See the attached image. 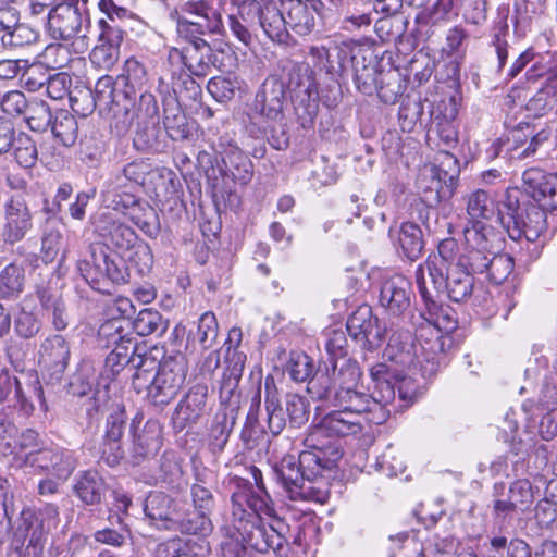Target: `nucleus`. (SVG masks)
<instances>
[{
    "label": "nucleus",
    "instance_id": "412c9836",
    "mask_svg": "<svg viewBox=\"0 0 557 557\" xmlns=\"http://www.w3.org/2000/svg\"><path fill=\"white\" fill-rule=\"evenodd\" d=\"M351 58L345 64V76L350 72L356 88L363 95L371 96L377 89L381 71L379 62L371 48L352 42Z\"/></svg>",
    "mask_w": 557,
    "mask_h": 557
},
{
    "label": "nucleus",
    "instance_id": "5701e85b",
    "mask_svg": "<svg viewBox=\"0 0 557 557\" xmlns=\"http://www.w3.org/2000/svg\"><path fill=\"white\" fill-rule=\"evenodd\" d=\"M286 103V83L277 75H269L255 95L252 111L265 122L284 120Z\"/></svg>",
    "mask_w": 557,
    "mask_h": 557
},
{
    "label": "nucleus",
    "instance_id": "09e8293b",
    "mask_svg": "<svg viewBox=\"0 0 557 557\" xmlns=\"http://www.w3.org/2000/svg\"><path fill=\"white\" fill-rule=\"evenodd\" d=\"M509 7L505 5L498 8L497 18L494 21L491 28V46L494 48L497 57L496 71L499 73L504 70L508 60L509 44L507 36L509 34L508 25Z\"/></svg>",
    "mask_w": 557,
    "mask_h": 557
},
{
    "label": "nucleus",
    "instance_id": "f8f14e48",
    "mask_svg": "<svg viewBox=\"0 0 557 557\" xmlns=\"http://www.w3.org/2000/svg\"><path fill=\"white\" fill-rule=\"evenodd\" d=\"M270 522L264 524L262 519L257 518L256 520H244L232 522L239 534L251 550L259 556V554H265L269 550L277 557H288V532L289 525L284 519L280 518L277 513L273 517H268Z\"/></svg>",
    "mask_w": 557,
    "mask_h": 557
},
{
    "label": "nucleus",
    "instance_id": "0e129e2a",
    "mask_svg": "<svg viewBox=\"0 0 557 557\" xmlns=\"http://www.w3.org/2000/svg\"><path fill=\"white\" fill-rule=\"evenodd\" d=\"M557 479L548 481L545 497L537 502L534 518L541 529H548L557 519Z\"/></svg>",
    "mask_w": 557,
    "mask_h": 557
},
{
    "label": "nucleus",
    "instance_id": "6ab92c4d",
    "mask_svg": "<svg viewBox=\"0 0 557 557\" xmlns=\"http://www.w3.org/2000/svg\"><path fill=\"white\" fill-rule=\"evenodd\" d=\"M143 419V412H137L129 426L131 445L126 458L132 466L154 458L163 445V425L159 419L150 418L140 425Z\"/></svg>",
    "mask_w": 557,
    "mask_h": 557
},
{
    "label": "nucleus",
    "instance_id": "ea45409f",
    "mask_svg": "<svg viewBox=\"0 0 557 557\" xmlns=\"http://www.w3.org/2000/svg\"><path fill=\"white\" fill-rule=\"evenodd\" d=\"M264 408L267 426L272 435H280L288 423L286 406L282 403L273 375L264 377Z\"/></svg>",
    "mask_w": 557,
    "mask_h": 557
},
{
    "label": "nucleus",
    "instance_id": "3c124183",
    "mask_svg": "<svg viewBox=\"0 0 557 557\" xmlns=\"http://www.w3.org/2000/svg\"><path fill=\"white\" fill-rule=\"evenodd\" d=\"M397 242L405 258L418 260L424 249V238L420 226L413 221H405L397 230Z\"/></svg>",
    "mask_w": 557,
    "mask_h": 557
},
{
    "label": "nucleus",
    "instance_id": "39448f33",
    "mask_svg": "<svg viewBox=\"0 0 557 557\" xmlns=\"http://www.w3.org/2000/svg\"><path fill=\"white\" fill-rule=\"evenodd\" d=\"M59 522V506L53 503L23 509L8 545L7 557H42L48 535Z\"/></svg>",
    "mask_w": 557,
    "mask_h": 557
},
{
    "label": "nucleus",
    "instance_id": "864d4df0",
    "mask_svg": "<svg viewBox=\"0 0 557 557\" xmlns=\"http://www.w3.org/2000/svg\"><path fill=\"white\" fill-rule=\"evenodd\" d=\"M218 335L219 324L216 317L212 311H206L199 317L196 331H189L186 348L189 346L194 347L197 342L201 349H211L216 343Z\"/></svg>",
    "mask_w": 557,
    "mask_h": 557
},
{
    "label": "nucleus",
    "instance_id": "603ef678",
    "mask_svg": "<svg viewBox=\"0 0 557 557\" xmlns=\"http://www.w3.org/2000/svg\"><path fill=\"white\" fill-rule=\"evenodd\" d=\"M458 242L453 238H444L437 245V255L430 256L425 262L429 275H441L451 268H457L459 258Z\"/></svg>",
    "mask_w": 557,
    "mask_h": 557
},
{
    "label": "nucleus",
    "instance_id": "2f4dec72",
    "mask_svg": "<svg viewBox=\"0 0 557 557\" xmlns=\"http://www.w3.org/2000/svg\"><path fill=\"white\" fill-rule=\"evenodd\" d=\"M458 108L455 97L442 99L431 106L432 122L428 131L435 132L445 149L454 148L458 143V132L455 120Z\"/></svg>",
    "mask_w": 557,
    "mask_h": 557
},
{
    "label": "nucleus",
    "instance_id": "de8ad7c7",
    "mask_svg": "<svg viewBox=\"0 0 557 557\" xmlns=\"http://www.w3.org/2000/svg\"><path fill=\"white\" fill-rule=\"evenodd\" d=\"M213 531V524L210 516L198 510H183L180 505L177 517L173 523L171 532L191 535H210Z\"/></svg>",
    "mask_w": 557,
    "mask_h": 557
},
{
    "label": "nucleus",
    "instance_id": "f3484780",
    "mask_svg": "<svg viewBox=\"0 0 557 557\" xmlns=\"http://www.w3.org/2000/svg\"><path fill=\"white\" fill-rule=\"evenodd\" d=\"M188 371V362L182 352L164 357L153 377V384L146 394L147 401L157 407L164 408L178 394Z\"/></svg>",
    "mask_w": 557,
    "mask_h": 557
},
{
    "label": "nucleus",
    "instance_id": "a19ab883",
    "mask_svg": "<svg viewBox=\"0 0 557 557\" xmlns=\"http://www.w3.org/2000/svg\"><path fill=\"white\" fill-rule=\"evenodd\" d=\"M106 491L107 483L96 470L79 471L74 480L73 492L87 506L101 504Z\"/></svg>",
    "mask_w": 557,
    "mask_h": 557
},
{
    "label": "nucleus",
    "instance_id": "f704fd0d",
    "mask_svg": "<svg viewBox=\"0 0 557 557\" xmlns=\"http://www.w3.org/2000/svg\"><path fill=\"white\" fill-rule=\"evenodd\" d=\"M239 358L233 359L234 366H225L219 381V407L216 411L236 417L240 408L239 382L245 368H239Z\"/></svg>",
    "mask_w": 557,
    "mask_h": 557
},
{
    "label": "nucleus",
    "instance_id": "0eeeda50",
    "mask_svg": "<svg viewBox=\"0 0 557 557\" xmlns=\"http://www.w3.org/2000/svg\"><path fill=\"white\" fill-rule=\"evenodd\" d=\"M76 269L94 290L106 295L131 282L129 269L121 257L110 251L108 245L91 244L89 258L78 260Z\"/></svg>",
    "mask_w": 557,
    "mask_h": 557
},
{
    "label": "nucleus",
    "instance_id": "9d476101",
    "mask_svg": "<svg viewBox=\"0 0 557 557\" xmlns=\"http://www.w3.org/2000/svg\"><path fill=\"white\" fill-rule=\"evenodd\" d=\"M152 110V112L145 113L137 108L127 114H123V112L111 114L110 129L116 136H124L136 123L133 136L134 149L140 153L164 152L168 148V139L164 131L160 127L159 104H156Z\"/></svg>",
    "mask_w": 557,
    "mask_h": 557
},
{
    "label": "nucleus",
    "instance_id": "ddd939ff",
    "mask_svg": "<svg viewBox=\"0 0 557 557\" xmlns=\"http://www.w3.org/2000/svg\"><path fill=\"white\" fill-rule=\"evenodd\" d=\"M223 485L231 493V522L242 523L244 520L275 516V506L269 492L255 490L248 479L228 473Z\"/></svg>",
    "mask_w": 557,
    "mask_h": 557
},
{
    "label": "nucleus",
    "instance_id": "7ed1b4c3",
    "mask_svg": "<svg viewBox=\"0 0 557 557\" xmlns=\"http://www.w3.org/2000/svg\"><path fill=\"white\" fill-rule=\"evenodd\" d=\"M416 282L422 305L418 315H411V323L416 326L418 346L433 372L453 344L450 334L458 326L457 313L450 306L437 301V295L428 288L422 265L416 271Z\"/></svg>",
    "mask_w": 557,
    "mask_h": 557
},
{
    "label": "nucleus",
    "instance_id": "c9c22d12",
    "mask_svg": "<svg viewBox=\"0 0 557 557\" xmlns=\"http://www.w3.org/2000/svg\"><path fill=\"white\" fill-rule=\"evenodd\" d=\"M417 335L408 330H398L389 336L383 357L403 369H411L422 361L417 352Z\"/></svg>",
    "mask_w": 557,
    "mask_h": 557
},
{
    "label": "nucleus",
    "instance_id": "72a5a7b5",
    "mask_svg": "<svg viewBox=\"0 0 557 557\" xmlns=\"http://www.w3.org/2000/svg\"><path fill=\"white\" fill-rule=\"evenodd\" d=\"M411 296V283L403 275H394L382 283L379 302L388 314L400 317L410 309Z\"/></svg>",
    "mask_w": 557,
    "mask_h": 557
},
{
    "label": "nucleus",
    "instance_id": "1a4fd4ad",
    "mask_svg": "<svg viewBox=\"0 0 557 557\" xmlns=\"http://www.w3.org/2000/svg\"><path fill=\"white\" fill-rule=\"evenodd\" d=\"M150 87L151 79L146 65L134 57L128 58L123 72L116 77V95L111 114H127L137 108L140 112H152L158 101Z\"/></svg>",
    "mask_w": 557,
    "mask_h": 557
},
{
    "label": "nucleus",
    "instance_id": "423d86ee",
    "mask_svg": "<svg viewBox=\"0 0 557 557\" xmlns=\"http://www.w3.org/2000/svg\"><path fill=\"white\" fill-rule=\"evenodd\" d=\"M213 151L221 157L222 168L219 176L221 189L214 191V202L225 207H235L239 202L236 185H248L255 174L249 157L239 147L235 134L225 133L212 145Z\"/></svg>",
    "mask_w": 557,
    "mask_h": 557
},
{
    "label": "nucleus",
    "instance_id": "8fccbe9b",
    "mask_svg": "<svg viewBox=\"0 0 557 557\" xmlns=\"http://www.w3.org/2000/svg\"><path fill=\"white\" fill-rule=\"evenodd\" d=\"M289 64L288 67V83L286 84L287 90L293 92V97L299 94H311L313 95L318 90V83L315 79V72L310 66V63L306 62H293L286 60Z\"/></svg>",
    "mask_w": 557,
    "mask_h": 557
},
{
    "label": "nucleus",
    "instance_id": "58836bf2",
    "mask_svg": "<svg viewBox=\"0 0 557 557\" xmlns=\"http://www.w3.org/2000/svg\"><path fill=\"white\" fill-rule=\"evenodd\" d=\"M163 126L166 138L174 141H183L191 136L190 126L181 104L170 91L162 97Z\"/></svg>",
    "mask_w": 557,
    "mask_h": 557
},
{
    "label": "nucleus",
    "instance_id": "473e14b6",
    "mask_svg": "<svg viewBox=\"0 0 557 557\" xmlns=\"http://www.w3.org/2000/svg\"><path fill=\"white\" fill-rule=\"evenodd\" d=\"M405 370L400 367H392L385 362H376L369 369L370 376L374 383L373 394L384 405L395 399L396 388L401 399L406 396L403 394L401 383L406 381Z\"/></svg>",
    "mask_w": 557,
    "mask_h": 557
},
{
    "label": "nucleus",
    "instance_id": "e2e57ef3",
    "mask_svg": "<svg viewBox=\"0 0 557 557\" xmlns=\"http://www.w3.org/2000/svg\"><path fill=\"white\" fill-rule=\"evenodd\" d=\"M294 113L297 123L304 129H313L319 113V91L299 94L293 97Z\"/></svg>",
    "mask_w": 557,
    "mask_h": 557
},
{
    "label": "nucleus",
    "instance_id": "774afa93",
    "mask_svg": "<svg viewBox=\"0 0 557 557\" xmlns=\"http://www.w3.org/2000/svg\"><path fill=\"white\" fill-rule=\"evenodd\" d=\"M224 535L220 544L221 557H257L249 545L242 540V534L237 532L235 525L223 529Z\"/></svg>",
    "mask_w": 557,
    "mask_h": 557
},
{
    "label": "nucleus",
    "instance_id": "393cba45",
    "mask_svg": "<svg viewBox=\"0 0 557 557\" xmlns=\"http://www.w3.org/2000/svg\"><path fill=\"white\" fill-rule=\"evenodd\" d=\"M209 387L206 383L191 385L176 404L172 424L176 432L197 425L208 410Z\"/></svg>",
    "mask_w": 557,
    "mask_h": 557
},
{
    "label": "nucleus",
    "instance_id": "c03bdc74",
    "mask_svg": "<svg viewBox=\"0 0 557 557\" xmlns=\"http://www.w3.org/2000/svg\"><path fill=\"white\" fill-rule=\"evenodd\" d=\"M545 0H513L512 24L513 34L523 38L531 32L533 22L543 14Z\"/></svg>",
    "mask_w": 557,
    "mask_h": 557
},
{
    "label": "nucleus",
    "instance_id": "4c0bfd02",
    "mask_svg": "<svg viewBox=\"0 0 557 557\" xmlns=\"http://www.w3.org/2000/svg\"><path fill=\"white\" fill-rule=\"evenodd\" d=\"M458 172L456 170L454 173H448L442 165L434 166L429 185L421 187V196L417 199L433 207L450 199L455 191Z\"/></svg>",
    "mask_w": 557,
    "mask_h": 557
},
{
    "label": "nucleus",
    "instance_id": "e433bc0d",
    "mask_svg": "<svg viewBox=\"0 0 557 557\" xmlns=\"http://www.w3.org/2000/svg\"><path fill=\"white\" fill-rule=\"evenodd\" d=\"M431 103L420 96L407 95L403 98L398 110V123L403 132L410 133L417 126L428 129L432 117Z\"/></svg>",
    "mask_w": 557,
    "mask_h": 557
},
{
    "label": "nucleus",
    "instance_id": "a878e982",
    "mask_svg": "<svg viewBox=\"0 0 557 557\" xmlns=\"http://www.w3.org/2000/svg\"><path fill=\"white\" fill-rule=\"evenodd\" d=\"M70 358V342L62 334H49L39 345L38 364L51 381H61Z\"/></svg>",
    "mask_w": 557,
    "mask_h": 557
},
{
    "label": "nucleus",
    "instance_id": "052dcab7",
    "mask_svg": "<svg viewBox=\"0 0 557 557\" xmlns=\"http://www.w3.org/2000/svg\"><path fill=\"white\" fill-rule=\"evenodd\" d=\"M126 252H128V255L124 262L125 267L129 269L131 280L133 278V275L137 277H145L151 272L153 267V253L147 242L144 239L140 240Z\"/></svg>",
    "mask_w": 557,
    "mask_h": 557
},
{
    "label": "nucleus",
    "instance_id": "6e6552de",
    "mask_svg": "<svg viewBox=\"0 0 557 557\" xmlns=\"http://www.w3.org/2000/svg\"><path fill=\"white\" fill-rule=\"evenodd\" d=\"M127 184L120 178H111L102 190L107 208L122 213L149 238H157L161 232L159 214L152 206L141 199Z\"/></svg>",
    "mask_w": 557,
    "mask_h": 557
},
{
    "label": "nucleus",
    "instance_id": "5fc2aeb1",
    "mask_svg": "<svg viewBox=\"0 0 557 557\" xmlns=\"http://www.w3.org/2000/svg\"><path fill=\"white\" fill-rule=\"evenodd\" d=\"M25 270L11 262L0 271V300L14 301L24 290Z\"/></svg>",
    "mask_w": 557,
    "mask_h": 557
},
{
    "label": "nucleus",
    "instance_id": "680f3d73",
    "mask_svg": "<svg viewBox=\"0 0 557 557\" xmlns=\"http://www.w3.org/2000/svg\"><path fill=\"white\" fill-rule=\"evenodd\" d=\"M152 171L153 164L149 159L138 158L123 165L113 178H120V183L127 184L131 189H139Z\"/></svg>",
    "mask_w": 557,
    "mask_h": 557
},
{
    "label": "nucleus",
    "instance_id": "a211bd4d",
    "mask_svg": "<svg viewBox=\"0 0 557 557\" xmlns=\"http://www.w3.org/2000/svg\"><path fill=\"white\" fill-rule=\"evenodd\" d=\"M24 463L38 474L66 482L78 466V456L73 449L51 443L28 451L24 457Z\"/></svg>",
    "mask_w": 557,
    "mask_h": 557
},
{
    "label": "nucleus",
    "instance_id": "20e7f679",
    "mask_svg": "<svg viewBox=\"0 0 557 557\" xmlns=\"http://www.w3.org/2000/svg\"><path fill=\"white\" fill-rule=\"evenodd\" d=\"M337 453L333 449L325 453L306 448L296 458L284 456L273 468V479L283 488L290 500H310L314 498L312 483L324 472L335 468Z\"/></svg>",
    "mask_w": 557,
    "mask_h": 557
},
{
    "label": "nucleus",
    "instance_id": "37998d69",
    "mask_svg": "<svg viewBox=\"0 0 557 557\" xmlns=\"http://www.w3.org/2000/svg\"><path fill=\"white\" fill-rule=\"evenodd\" d=\"M557 104V74L549 73L541 88L527 101L524 109L539 119L548 114Z\"/></svg>",
    "mask_w": 557,
    "mask_h": 557
},
{
    "label": "nucleus",
    "instance_id": "f03ea898",
    "mask_svg": "<svg viewBox=\"0 0 557 557\" xmlns=\"http://www.w3.org/2000/svg\"><path fill=\"white\" fill-rule=\"evenodd\" d=\"M236 13L228 15L232 34L245 46L252 44L255 26H260L265 36L278 45H287L290 35L289 26L298 35L309 34L315 25L314 13L321 14L318 4L324 5L323 0H285L283 7L287 17L283 15L273 0H231Z\"/></svg>",
    "mask_w": 557,
    "mask_h": 557
},
{
    "label": "nucleus",
    "instance_id": "2eb2a0df",
    "mask_svg": "<svg viewBox=\"0 0 557 557\" xmlns=\"http://www.w3.org/2000/svg\"><path fill=\"white\" fill-rule=\"evenodd\" d=\"M171 60L177 59L196 77H205L212 69L230 71L236 65L237 57L231 47L212 48L207 41H195L182 49L172 48Z\"/></svg>",
    "mask_w": 557,
    "mask_h": 557
},
{
    "label": "nucleus",
    "instance_id": "b1692460",
    "mask_svg": "<svg viewBox=\"0 0 557 557\" xmlns=\"http://www.w3.org/2000/svg\"><path fill=\"white\" fill-rule=\"evenodd\" d=\"M346 329L349 336L363 349H377L385 338L386 329L372 313L369 305L359 306L347 319Z\"/></svg>",
    "mask_w": 557,
    "mask_h": 557
},
{
    "label": "nucleus",
    "instance_id": "a18cd8bd",
    "mask_svg": "<svg viewBox=\"0 0 557 557\" xmlns=\"http://www.w3.org/2000/svg\"><path fill=\"white\" fill-rule=\"evenodd\" d=\"M236 419L227 413L215 411L207 431V445L210 453L220 455L224 451Z\"/></svg>",
    "mask_w": 557,
    "mask_h": 557
},
{
    "label": "nucleus",
    "instance_id": "dca6fc26",
    "mask_svg": "<svg viewBox=\"0 0 557 557\" xmlns=\"http://www.w3.org/2000/svg\"><path fill=\"white\" fill-rule=\"evenodd\" d=\"M539 491L530 480L517 479L509 483L495 482L492 488L491 513L500 525L512 521L516 513H524L534 503Z\"/></svg>",
    "mask_w": 557,
    "mask_h": 557
},
{
    "label": "nucleus",
    "instance_id": "4d7b16f0",
    "mask_svg": "<svg viewBox=\"0 0 557 557\" xmlns=\"http://www.w3.org/2000/svg\"><path fill=\"white\" fill-rule=\"evenodd\" d=\"M331 370L327 362H324L323 366L319 364L308 380L307 393L313 400H329L332 396L334 397L337 387Z\"/></svg>",
    "mask_w": 557,
    "mask_h": 557
},
{
    "label": "nucleus",
    "instance_id": "6e6d98bb",
    "mask_svg": "<svg viewBox=\"0 0 557 557\" xmlns=\"http://www.w3.org/2000/svg\"><path fill=\"white\" fill-rule=\"evenodd\" d=\"M66 257V243L63 234L58 228H47L42 233L39 258L45 264L58 261L60 271Z\"/></svg>",
    "mask_w": 557,
    "mask_h": 557
},
{
    "label": "nucleus",
    "instance_id": "c756f323",
    "mask_svg": "<svg viewBox=\"0 0 557 557\" xmlns=\"http://www.w3.org/2000/svg\"><path fill=\"white\" fill-rule=\"evenodd\" d=\"M437 294L446 295L454 302H465L471 298L474 288V275L459 267L451 268L441 275H429Z\"/></svg>",
    "mask_w": 557,
    "mask_h": 557
},
{
    "label": "nucleus",
    "instance_id": "7c9ffc66",
    "mask_svg": "<svg viewBox=\"0 0 557 557\" xmlns=\"http://www.w3.org/2000/svg\"><path fill=\"white\" fill-rule=\"evenodd\" d=\"M352 42H342L329 48L324 46H311L308 57L311 60L310 66L313 70L324 72L329 77H344L345 64L351 58Z\"/></svg>",
    "mask_w": 557,
    "mask_h": 557
},
{
    "label": "nucleus",
    "instance_id": "79ce46f5",
    "mask_svg": "<svg viewBox=\"0 0 557 557\" xmlns=\"http://www.w3.org/2000/svg\"><path fill=\"white\" fill-rule=\"evenodd\" d=\"M333 405L348 413L356 414L361 420L362 413L372 411L373 407L384 404L380 403L374 394L369 395L358 392L356 387H346L345 389L335 391Z\"/></svg>",
    "mask_w": 557,
    "mask_h": 557
},
{
    "label": "nucleus",
    "instance_id": "338daca9",
    "mask_svg": "<svg viewBox=\"0 0 557 557\" xmlns=\"http://www.w3.org/2000/svg\"><path fill=\"white\" fill-rule=\"evenodd\" d=\"M508 557H557V542L544 540L534 549L521 539L510 541Z\"/></svg>",
    "mask_w": 557,
    "mask_h": 557
},
{
    "label": "nucleus",
    "instance_id": "13d9d810",
    "mask_svg": "<svg viewBox=\"0 0 557 557\" xmlns=\"http://www.w3.org/2000/svg\"><path fill=\"white\" fill-rule=\"evenodd\" d=\"M49 129L53 137L65 147L74 146L78 138L77 120L64 109L54 111V119Z\"/></svg>",
    "mask_w": 557,
    "mask_h": 557
},
{
    "label": "nucleus",
    "instance_id": "9b49d317",
    "mask_svg": "<svg viewBox=\"0 0 557 557\" xmlns=\"http://www.w3.org/2000/svg\"><path fill=\"white\" fill-rule=\"evenodd\" d=\"M463 252L458 265L473 275H483L488 269L491 257L500 250L503 237L491 224L478 221L463 227Z\"/></svg>",
    "mask_w": 557,
    "mask_h": 557
},
{
    "label": "nucleus",
    "instance_id": "cd10ccee",
    "mask_svg": "<svg viewBox=\"0 0 557 557\" xmlns=\"http://www.w3.org/2000/svg\"><path fill=\"white\" fill-rule=\"evenodd\" d=\"M91 225L95 233L107 239L116 252H126L143 240L133 227L109 212L91 216Z\"/></svg>",
    "mask_w": 557,
    "mask_h": 557
},
{
    "label": "nucleus",
    "instance_id": "aec40b11",
    "mask_svg": "<svg viewBox=\"0 0 557 557\" xmlns=\"http://www.w3.org/2000/svg\"><path fill=\"white\" fill-rule=\"evenodd\" d=\"M89 26L86 0H63L48 12L47 30L55 40H71Z\"/></svg>",
    "mask_w": 557,
    "mask_h": 557
},
{
    "label": "nucleus",
    "instance_id": "4468645a",
    "mask_svg": "<svg viewBox=\"0 0 557 557\" xmlns=\"http://www.w3.org/2000/svg\"><path fill=\"white\" fill-rule=\"evenodd\" d=\"M362 423L354 413H348L342 409L333 410L325 414L318 424L312 426L304 440L306 448H312L317 451L325 453L335 450L337 458L335 467L343 457L338 444L330 437L355 436L362 432Z\"/></svg>",
    "mask_w": 557,
    "mask_h": 557
},
{
    "label": "nucleus",
    "instance_id": "49530a36",
    "mask_svg": "<svg viewBox=\"0 0 557 557\" xmlns=\"http://www.w3.org/2000/svg\"><path fill=\"white\" fill-rule=\"evenodd\" d=\"M112 347L111 352L104 360L102 374L110 380H115L122 371H128L138 347L132 337Z\"/></svg>",
    "mask_w": 557,
    "mask_h": 557
},
{
    "label": "nucleus",
    "instance_id": "bb28decb",
    "mask_svg": "<svg viewBox=\"0 0 557 557\" xmlns=\"http://www.w3.org/2000/svg\"><path fill=\"white\" fill-rule=\"evenodd\" d=\"M4 223L1 237L13 246L23 240L33 228V214L21 195H12L3 205Z\"/></svg>",
    "mask_w": 557,
    "mask_h": 557
},
{
    "label": "nucleus",
    "instance_id": "69168bd1",
    "mask_svg": "<svg viewBox=\"0 0 557 557\" xmlns=\"http://www.w3.org/2000/svg\"><path fill=\"white\" fill-rule=\"evenodd\" d=\"M133 330L139 336L151 334L162 335L168 329V321L162 314L152 308L143 309L133 321Z\"/></svg>",
    "mask_w": 557,
    "mask_h": 557
},
{
    "label": "nucleus",
    "instance_id": "f257e3e1",
    "mask_svg": "<svg viewBox=\"0 0 557 557\" xmlns=\"http://www.w3.org/2000/svg\"><path fill=\"white\" fill-rule=\"evenodd\" d=\"M525 195L518 189L507 190L497 207L498 220L512 240L524 238L529 260L540 257L547 231L546 211H557V174L529 169L522 175Z\"/></svg>",
    "mask_w": 557,
    "mask_h": 557
},
{
    "label": "nucleus",
    "instance_id": "c85d7f7f",
    "mask_svg": "<svg viewBox=\"0 0 557 557\" xmlns=\"http://www.w3.org/2000/svg\"><path fill=\"white\" fill-rule=\"evenodd\" d=\"M181 502L161 491H151L143 503L145 519L160 531H171Z\"/></svg>",
    "mask_w": 557,
    "mask_h": 557
},
{
    "label": "nucleus",
    "instance_id": "bf43d9fd",
    "mask_svg": "<svg viewBox=\"0 0 557 557\" xmlns=\"http://www.w3.org/2000/svg\"><path fill=\"white\" fill-rule=\"evenodd\" d=\"M407 89V81L397 71L389 70L380 73V81L375 92L385 104L396 103Z\"/></svg>",
    "mask_w": 557,
    "mask_h": 557
},
{
    "label": "nucleus",
    "instance_id": "4be33fe9",
    "mask_svg": "<svg viewBox=\"0 0 557 557\" xmlns=\"http://www.w3.org/2000/svg\"><path fill=\"white\" fill-rule=\"evenodd\" d=\"M509 158L523 160L533 157L539 148L549 139V132L546 129L535 131L534 125L528 122L513 124L508 116L504 121Z\"/></svg>",
    "mask_w": 557,
    "mask_h": 557
}]
</instances>
